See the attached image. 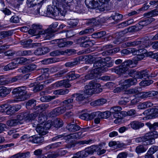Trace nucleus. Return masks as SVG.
<instances>
[{
	"label": "nucleus",
	"mask_w": 158,
	"mask_h": 158,
	"mask_svg": "<svg viewBox=\"0 0 158 158\" xmlns=\"http://www.w3.org/2000/svg\"><path fill=\"white\" fill-rule=\"evenodd\" d=\"M73 1V0H64L65 3L62 6L64 9L63 11L54 6L48 7L47 9L48 14H49V16L52 18L59 15L64 16L66 12V10L69 9L71 5V3Z\"/></svg>",
	"instance_id": "obj_1"
},
{
	"label": "nucleus",
	"mask_w": 158,
	"mask_h": 158,
	"mask_svg": "<svg viewBox=\"0 0 158 158\" xmlns=\"http://www.w3.org/2000/svg\"><path fill=\"white\" fill-rule=\"evenodd\" d=\"M133 64H136V62L133 59L132 60H126L123 62L121 65L114 68H111L110 70L118 75H123L125 74L128 70V68L127 67H131V66Z\"/></svg>",
	"instance_id": "obj_2"
},
{
	"label": "nucleus",
	"mask_w": 158,
	"mask_h": 158,
	"mask_svg": "<svg viewBox=\"0 0 158 158\" xmlns=\"http://www.w3.org/2000/svg\"><path fill=\"white\" fill-rule=\"evenodd\" d=\"M110 0H85L86 6L90 9L97 8L103 11L107 7V4Z\"/></svg>",
	"instance_id": "obj_3"
},
{
	"label": "nucleus",
	"mask_w": 158,
	"mask_h": 158,
	"mask_svg": "<svg viewBox=\"0 0 158 158\" xmlns=\"http://www.w3.org/2000/svg\"><path fill=\"white\" fill-rule=\"evenodd\" d=\"M100 84L97 83L94 81H90L88 85L85 87L84 92L88 95H92L94 94H98L102 91V89L100 87Z\"/></svg>",
	"instance_id": "obj_4"
},
{
	"label": "nucleus",
	"mask_w": 158,
	"mask_h": 158,
	"mask_svg": "<svg viewBox=\"0 0 158 158\" xmlns=\"http://www.w3.org/2000/svg\"><path fill=\"white\" fill-rule=\"evenodd\" d=\"M97 148L95 145H92L86 148L84 150L79 151L74 154L71 158H83L87 157L89 155H92L96 151Z\"/></svg>",
	"instance_id": "obj_5"
},
{
	"label": "nucleus",
	"mask_w": 158,
	"mask_h": 158,
	"mask_svg": "<svg viewBox=\"0 0 158 158\" xmlns=\"http://www.w3.org/2000/svg\"><path fill=\"white\" fill-rule=\"evenodd\" d=\"M26 86L18 87L14 89L12 92L13 95L17 96L16 100L18 101H23L26 100L25 95L27 91L25 89Z\"/></svg>",
	"instance_id": "obj_6"
},
{
	"label": "nucleus",
	"mask_w": 158,
	"mask_h": 158,
	"mask_svg": "<svg viewBox=\"0 0 158 158\" xmlns=\"http://www.w3.org/2000/svg\"><path fill=\"white\" fill-rule=\"evenodd\" d=\"M97 60H95L93 64V69L98 72L99 74L100 73L106 72L108 70L106 67H105L103 61L101 60V57L98 58Z\"/></svg>",
	"instance_id": "obj_7"
},
{
	"label": "nucleus",
	"mask_w": 158,
	"mask_h": 158,
	"mask_svg": "<svg viewBox=\"0 0 158 158\" xmlns=\"http://www.w3.org/2000/svg\"><path fill=\"white\" fill-rule=\"evenodd\" d=\"M145 145H149L154 144L155 142V139L158 138V135L154 134L152 132H148L144 136Z\"/></svg>",
	"instance_id": "obj_8"
},
{
	"label": "nucleus",
	"mask_w": 158,
	"mask_h": 158,
	"mask_svg": "<svg viewBox=\"0 0 158 158\" xmlns=\"http://www.w3.org/2000/svg\"><path fill=\"white\" fill-rule=\"evenodd\" d=\"M66 128L70 132H74L79 130L81 129H82L81 131H86L89 129V127L83 128H81L80 126L75 123L72 124L70 123L67 124L66 126Z\"/></svg>",
	"instance_id": "obj_9"
},
{
	"label": "nucleus",
	"mask_w": 158,
	"mask_h": 158,
	"mask_svg": "<svg viewBox=\"0 0 158 158\" xmlns=\"http://www.w3.org/2000/svg\"><path fill=\"white\" fill-rule=\"evenodd\" d=\"M57 46L59 48H62L69 46L73 44L72 41H68L65 38L60 39L56 40Z\"/></svg>",
	"instance_id": "obj_10"
},
{
	"label": "nucleus",
	"mask_w": 158,
	"mask_h": 158,
	"mask_svg": "<svg viewBox=\"0 0 158 158\" xmlns=\"http://www.w3.org/2000/svg\"><path fill=\"white\" fill-rule=\"evenodd\" d=\"M37 66L35 64H30L26 66L21 67L19 69V72H21L23 73H25L35 70Z\"/></svg>",
	"instance_id": "obj_11"
},
{
	"label": "nucleus",
	"mask_w": 158,
	"mask_h": 158,
	"mask_svg": "<svg viewBox=\"0 0 158 158\" xmlns=\"http://www.w3.org/2000/svg\"><path fill=\"white\" fill-rule=\"evenodd\" d=\"M145 125L149 128L151 131L150 132H152L154 134L158 135V132L156 131L158 127V122L154 123L153 124L148 122L146 123Z\"/></svg>",
	"instance_id": "obj_12"
},
{
	"label": "nucleus",
	"mask_w": 158,
	"mask_h": 158,
	"mask_svg": "<svg viewBox=\"0 0 158 158\" xmlns=\"http://www.w3.org/2000/svg\"><path fill=\"white\" fill-rule=\"evenodd\" d=\"M129 125L134 130H137L143 127L144 125V123L140 121H135L131 122Z\"/></svg>",
	"instance_id": "obj_13"
},
{
	"label": "nucleus",
	"mask_w": 158,
	"mask_h": 158,
	"mask_svg": "<svg viewBox=\"0 0 158 158\" xmlns=\"http://www.w3.org/2000/svg\"><path fill=\"white\" fill-rule=\"evenodd\" d=\"M96 116L95 112L92 113L90 114L88 113H83L79 116L80 118L83 120L86 121L91 120L94 118V117Z\"/></svg>",
	"instance_id": "obj_14"
},
{
	"label": "nucleus",
	"mask_w": 158,
	"mask_h": 158,
	"mask_svg": "<svg viewBox=\"0 0 158 158\" xmlns=\"http://www.w3.org/2000/svg\"><path fill=\"white\" fill-rule=\"evenodd\" d=\"M142 90L141 87L137 86L126 90L125 93L128 94H137L140 93Z\"/></svg>",
	"instance_id": "obj_15"
},
{
	"label": "nucleus",
	"mask_w": 158,
	"mask_h": 158,
	"mask_svg": "<svg viewBox=\"0 0 158 158\" xmlns=\"http://www.w3.org/2000/svg\"><path fill=\"white\" fill-rule=\"evenodd\" d=\"M135 77L137 79H146L147 78H149V73L147 69L143 70L140 71H138Z\"/></svg>",
	"instance_id": "obj_16"
},
{
	"label": "nucleus",
	"mask_w": 158,
	"mask_h": 158,
	"mask_svg": "<svg viewBox=\"0 0 158 158\" xmlns=\"http://www.w3.org/2000/svg\"><path fill=\"white\" fill-rule=\"evenodd\" d=\"M99 75L98 72L95 71V69H93L90 73L85 76V77L86 80L92 79L98 77Z\"/></svg>",
	"instance_id": "obj_17"
},
{
	"label": "nucleus",
	"mask_w": 158,
	"mask_h": 158,
	"mask_svg": "<svg viewBox=\"0 0 158 158\" xmlns=\"http://www.w3.org/2000/svg\"><path fill=\"white\" fill-rule=\"evenodd\" d=\"M69 80L68 79L67 80H63L58 81L54 84L55 86L56 87L62 86L65 88H69L71 85L69 83Z\"/></svg>",
	"instance_id": "obj_18"
},
{
	"label": "nucleus",
	"mask_w": 158,
	"mask_h": 158,
	"mask_svg": "<svg viewBox=\"0 0 158 158\" xmlns=\"http://www.w3.org/2000/svg\"><path fill=\"white\" fill-rule=\"evenodd\" d=\"M29 140L35 143H39L43 142L44 139L42 136L34 135L30 138Z\"/></svg>",
	"instance_id": "obj_19"
},
{
	"label": "nucleus",
	"mask_w": 158,
	"mask_h": 158,
	"mask_svg": "<svg viewBox=\"0 0 158 158\" xmlns=\"http://www.w3.org/2000/svg\"><path fill=\"white\" fill-rule=\"evenodd\" d=\"M137 78L134 77L125 80L123 82V85L129 87L131 85H135L137 83Z\"/></svg>",
	"instance_id": "obj_20"
},
{
	"label": "nucleus",
	"mask_w": 158,
	"mask_h": 158,
	"mask_svg": "<svg viewBox=\"0 0 158 158\" xmlns=\"http://www.w3.org/2000/svg\"><path fill=\"white\" fill-rule=\"evenodd\" d=\"M65 111V108L63 106L55 108L51 111V113L54 116L63 114Z\"/></svg>",
	"instance_id": "obj_21"
},
{
	"label": "nucleus",
	"mask_w": 158,
	"mask_h": 158,
	"mask_svg": "<svg viewBox=\"0 0 158 158\" xmlns=\"http://www.w3.org/2000/svg\"><path fill=\"white\" fill-rule=\"evenodd\" d=\"M80 59L76 58L71 61L66 63L64 65L66 67H73L80 63Z\"/></svg>",
	"instance_id": "obj_22"
},
{
	"label": "nucleus",
	"mask_w": 158,
	"mask_h": 158,
	"mask_svg": "<svg viewBox=\"0 0 158 158\" xmlns=\"http://www.w3.org/2000/svg\"><path fill=\"white\" fill-rule=\"evenodd\" d=\"M82 132L80 131L75 133L74 134L68 135L65 137L66 139H79L83 137L82 135Z\"/></svg>",
	"instance_id": "obj_23"
},
{
	"label": "nucleus",
	"mask_w": 158,
	"mask_h": 158,
	"mask_svg": "<svg viewBox=\"0 0 158 158\" xmlns=\"http://www.w3.org/2000/svg\"><path fill=\"white\" fill-rule=\"evenodd\" d=\"M96 116H98L102 118H109L111 115L110 111H106L101 112L98 111L95 112Z\"/></svg>",
	"instance_id": "obj_24"
},
{
	"label": "nucleus",
	"mask_w": 158,
	"mask_h": 158,
	"mask_svg": "<svg viewBox=\"0 0 158 158\" xmlns=\"http://www.w3.org/2000/svg\"><path fill=\"white\" fill-rule=\"evenodd\" d=\"M36 130L39 135H43L46 134L48 132V131L46 130L45 127L44 126H43L42 124L41 125H38L36 128Z\"/></svg>",
	"instance_id": "obj_25"
},
{
	"label": "nucleus",
	"mask_w": 158,
	"mask_h": 158,
	"mask_svg": "<svg viewBox=\"0 0 158 158\" xmlns=\"http://www.w3.org/2000/svg\"><path fill=\"white\" fill-rule=\"evenodd\" d=\"M80 77V75L75 73L74 71H71L67 75L66 77L69 80H75Z\"/></svg>",
	"instance_id": "obj_26"
},
{
	"label": "nucleus",
	"mask_w": 158,
	"mask_h": 158,
	"mask_svg": "<svg viewBox=\"0 0 158 158\" xmlns=\"http://www.w3.org/2000/svg\"><path fill=\"white\" fill-rule=\"evenodd\" d=\"M58 25V22L53 23L52 24L50 25L48 28L45 30V32L46 34H50L55 33L56 31L54 29L56 28Z\"/></svg>",
	"instance_id": "obj_27"
},
{
	"label": "nucleus",
	"mask_w": 158,
	"mask_h": 158,
	"mask_svg": "<svg viewBox=\"0 0 158 158\" xmlns=\"http://www.w3.org/2000/svg\"><path fill=\"white\" fill-rule=\"evenodd\" d=\"M11 91L10 89H8L6 87H2L0 89V96L4 97L9 94Z\"/></svg>",
	"instance_id": "obj_28"
},
{
	"label": "nucleus",
	"mask_w": 158,
	"mask_h": 158,
	"mask_svg": "<svg viewBox=\"0 0 158 158\" xmlns=\"http://www.w3.org/2000/svg\"><path fill=\"white\" fill-rule=\"evenodd\" d=\"M63 125L62 120L59 118H55L52 122V125L56 128L62 127Z\"/></svg>",
	"instance_id": "obj_29"
},
{
	"label": "nucleus",
	"mask_w": 158,
	"mask_h": 158,
	"mask_svg": "<svg viewBox=\"0 0 158 158\" xmlns=\"http://www.w3.org/2000/svg\"><path fill=\"white\" fill-rule=\"evenodd\" d=\"M49 105L48 103H43L36 106L35 109L37 110L39 112H41L47 109L49 107Z\"/></svg>",
	"instance_id": "obj_30"
},
{
	"label": "nucleus",
	"mask_w": 158,
	"mask_h": 158,
	"mask_svg": "<svg viewBox=\"0 0 158 158\" xmlns=\"http://www.w3.org/2000/svg\"><path fill=\"white\" fill-rule=\"evenodd\" d=\"M85 94L84 92L83 94L76 93L72 95L73 97H76V100L78 102L83 101L85 98Z\"/></svg>",
	"instance_id": "obj_31"
},
{
	"label": "nucleus",
	"mask_w": 158,
	"mask_h": 158,
	"mask_svg": "<svg viewBox=\"0 0 158 158\" xmlns=\"http://www.w3.org/2000/svg\"><path fill=\"white\" fill-rule=\"evenodd\" d=\"M32 28L34 29L35 30L37 31V32L38 34L40 35H42L46 34L45 32V30L44 31H40L39 30L41 29L42 26L40 25H37L34 24L32 26Z\"/></svg>",
	"instance_id": "obj_32"
},
{
	"label": "nucleus",
	"mask_w": 158,
	"mask_h": 158,
	"mask_svg": "<svg viewBox=\"0 0 158 158\" xmlns=\"http://www.w3.org/2000/svg\"><path fill=\"white\" fill-rule=\"evenodd\" d=\"M14 31L13 30L9 31H4L0 32V35L2 38H5L6 37L11 36L13 33Z\"/></svg>",
	"instance_id": "obj_33"
},
{
	"label": "nucleus",
	"mask_w": 158,
	"mask_h": 158,
	"mask_svg": "<svg viewBox=\"0 0 158 158\" xmlns=\"http://www.w3.org/2000/svg\"><path fill=\"white\" fill-rule=\"evenodd\" d=\"M24 78H24L22 75H17L9 78V82L10 83H13L23 80Z\"/></svg>",
	"instance_id": "obj_34"
},
{
	"label": "nucleus",
	"mask_w": 158,
	"mask_h": 158,
	"mask_svg": "<svg viewBox=\"0 0 158 158\" xmlns=\"http://www.w3.org/2000/svg\"><path fill=\"white\" fill-rule=\"evenodd\" d=\"M28 114L26 112H23L19 113L17 116L16 120H18L19 123V121H21L23 119L26 121V118L28 116Z\"/></svg>",
	"instance_id": "obj_35"
},
{
	"label": "nucleus",
	"mask_w": 158,
	"mask_h": 158,
	"mask_svg": "<svg viewBox=\"0 0 158 158\" xmlns=\"http://www.w3.org/2000/svg\"><path fill=\"white\" fill-rule=\"evenodd\" d=\"M16 63L12 62L5 66L4 67L3 70L5 71H7L15 69L16 68Z\"/></svg>",
	"instance_id": "obj_36"
},
{
	"label": "nucleus",
	"mask_w": 158,
	"mask_h": 158,
	"mask_svg": "<svg viewBox=\"0 0 158 158\" xmlns=\"http://www.w3.org/2000/svg\"><path fill=\"white\" fill-rule=\"evenodd\" d=\"M68 70L66 69H64L61 70L56 74H54L53 76L54 78H58L63 77L64 74L67 72Z\"/></svg>",
	"instance_id": "obj_37"
},
{
	"label": "nucleus",
	"mask_w": 158,
	"mask_h": 158,
	"mask_svg": "<svg viewBox=\"0 0 158 158\" xmlns=\"http://www.w3.org/2000/svg\"><path fill=\"white\" fill-rule=\"evenodd\" d=\"M107 100L103 98H101L95 101L92 103H93L95 106H99L104 104L106 102Z\"/></svg>",
	"instance_id": "obj_38"
},
{
	"label": "nucleus",
	"mask_w": 158,
	"mask_h": 158,
	"mask_svg": "<svg viewBox=\"0 0 158 158\" xmlns=\"http://www.w3.org/2000/svg\"><path fill=\"white\" fill-rule=\"evenodd\" d=\"M36 102V100L34 99L29 100L26 104L27 108L28 109H31L35 106Z\"/></svg>",
	"instance_id": "obj_39"
},
{
	"label": "nucleus",
	"mask_w": 158,
	"mask_h": 158,
	"mask_svg": "<svg viewBox=\"0 0 158 158\" xmlns=\"http://www.w3.org/2000/svg\"><path fill=\"white\" fill-rule=\"evenodd\" d=\"M152 20H142L139 22L137 24L140 30H141L143 26H146L152 23Z\"/></svg>",
	"instance_id": "obj_40"
},
{
	"label": "nucleus",
	"mask_w": 158,
	"mask_h": 158,
	"mask_svg": "<svg viewBox=\"0 0 158 158\" xmlns=\"http://www.w3.org/2000/svg\"><path fill=\"white\" fill-rule=\"evenodd\" d=\"M139 30H140V28H139V27H138L137 24L135 25L129 27L127 29L125 30V31H123V32H124L125 31H126V33L127 32H134L137 31Z\"/></svg>",
	"instance_id": "obj_41"
},
{
	"label": "nucleus",
	"mask_w": 158,
	"mask_h": 158,
	"mask_svg": "<svg viewBox=\"0 0 158 158\" xmlns=\"http://www.w3.org/2000/svg\"><path fill=\"white\" fill-rule=\"evenodd\" d=\"M69 92V90L68 89H61L55 90L54 94H55L64 95L68 94Z\"/></svg>",
	"instance_id": "obj_42"
},
{
	"label": "nucleus",
	"mask_w": 158,
	"mask_h": 158,
	"mask_svg": "<svg viewBox=\"0 0 158 158\" xmlns=\"http://www.w3.org/2000/svg\"><path fill=\"white\" fill-rule=\"evenodd\" d=\"M55 98V96H51L49 95H44L41 97L40 100L42 102H48L51 101L52 100L54 99Z\"/></svg>",
	"instance_id": "obj_43"
},
{
	"label": "nucleus",
	"mask_w": 158,
	"mask_h": 158,
	"mask_svg": "<svg viewBox=\"0 0 158 158\" xmlns=\"http://www.w3.org/2000/svg\"><path fill=\"white\" fill-rule=\"evenodd\" d=\"M99 20H88L86 22V25L87 26L93 27L94 26H98L99 25L100 22Z\"/></svg>",
	"instance_id": "obj_44"
},
{
	"label": "nucleus",
	"mask_w": 158,
	"mask_h": 158,
	"mask_svg": "<svg viewBox=\"0 0 158 158\" xmlns=\"http://www.w3.org/2000/svg\"><path fill=\"white\" fill-rule=\"evenodd\" d=\"M123 15L118 13H115L109 18L110 20H120L122 19Z\"/></svg>",
	"instance_id": "obj_45"
},
{
	"label": "nucleus",
	"mask_w": 158,
	"mask_h": 158,
	"mask_svg": "<svg viewBox=\"0 0 158 158\" xmlns=\"http://www.w3.org/2000/svg\"><path fill=\"white\" fill-rule=\"evenodd\" d=\"M158 15V11L153 10L148 13L145 14L144 16L147 18H150L155 16Z\"/></svg>",
	"instance_id": "obj_46"
},
{
	"label": "nucleus",
	"mask_w": 158,
	"mask_h": 158,
	"mask_svg": "<svg viewBox=\"0 0 158 158\" xmlns=\"http://www.w3.org/2000/svg\"><path fill=\"white\" fill-rule=\"evenodd\" d=\"M60 33L63 34V35L64 36H63L62 37L64 38L65 37L70 38L74 35L72 31L70 30L64 31H63L61 32Z\"/></svg>",
	"instance_id": "obj_47"
},
{
	"label": "nucleus",
	"mask_w": 158,
	"mask_h": 158,
	"mask_svg": "<svg viewBox=\"0 0 158 158\" xmlns=\"http://www.w3.org/2000/svg\"><path fill=\"white\" fill-rule=\"evenodd\" d=\"M151 113L150 116L152 118H154L158 117V109L157 108H152L150 110Z\"/></svg>",
	"instance_id": "obj_48"
},
{
	"label": "nucleus",
	"mask_w": 158,
	"mask_h": 158,
	"mask_svg": "<svg viewBox=\"0 0 158 158\" xmlns=\"http://www.w3.org/2000/svg\"><path fill=\"white\" fill-rule=\"evenodd\" d=\"M19 123V121L16 119H12L7 121L6 124L12 127L17 125Z\"/></svg>",
	"instance_id": "obj_49"
},
{
	"label": "nucleus",
	"mask_w": 158,
	"mask_h": 158,
	"mask_svg": "<svg viewBox=\"0 0 158 158\" xmlns=\"http://www.w3.org/2000/svg\"><path fill=\"white\" fill-rule=\"evenodd\" d=\"M106 33V32L105 31H101L94 33L92 35L93 37L94 38H100L105 35Z\"/></svg>",
	"instance_id": "obj_50"
},
{
	"label": "nucleus",
	"mask_w": 158,
	"mask_h": 158,
	"mask_svg": "<svg viewBox=\"0 0 158 158\" xmlns=\"http://www.w3.org/2000/svg\"><path fill=\"white\" fill-rule=\"evenodd\" d=\"M94 31V29L92 28H86L84 30L80 31L79 33V34L80 35H82L89 34L93 32Z\"/></svg>",
	"instance_id": "obj_51"
},
{
	"label": "nucleus",
	"mask_w": 158,
	"mask_h": 158,
	"mask_svg": "<svg viewBox=\"0 0 158 158\" xmlns=\"http://www.w3.org/2000/svg\"><path fill=\"white\" fill-rule=\"evenodd\" d=\"M122 108L119 106H115L111 108L110 111L111 113H120Z\"/></svg>",
	"instance_id": "obj_52"
},
{
	"label": "nucleus",
	"mask_w": 158,
	"mask_h": 158,
	"mask_svg": "<svg viewBox=\"0 0 158 158\" xmlns=\"http://www.w3.org/2000/svg\"><path fill=\"white\" fill-rule=\"evenodd\" d=\"M127 71V72L128 75L130 76L136 78L135 77V76H136V74L137 75L138 71H137L135 69H128Z\"/></svg>",
	"instance_id": "obj_53"
},
{
	"label": "nucleus",
	"mask_w": 158,
	"mask_h": 158,
	"mask_svg": "<svg viewBox=\"0 0 158 158\" xmlns=\"http://www.w3.org/2000/svg\"><path fill=\"white\" fill-rule=\"evenodd\" d=\"M28 114V116L26 118V121H28L34 119L37 116V114L36 113H32L29 114L28 112H26Z\"/></svg>",
	"instance_id": "obj_54"
},
{
	"label": "nucleus",
	"mask_w": 158,
	"mask_h": 158,
	"mask_svg": "<svg viewBox=\"0 0 158 158\" xmlns=\"http://www.w3.org/2000/svg\"><path fill=\"white\" fill-rule=\"evenodd\" d=\"M28 114V116L26 118V121H28L34 119L37 116V114L36 113H32L29 114L28 112H26Z\"/></svg>",
	"instance_id": "obj_55"
},
{
	"label": "nucleus",
	"mask_w": 158,
	"mask_h": 158,
	"mask_svg": "<svg viewBox=\"0 0 158 158\" xmlns=\"http://www.w3.org/2000/svg\"><path fill=\"white\" fill-rule=\"evenodd\" d=\"M93 141V140H92L89 139L87 140H85L77 141L76 142V143L77 144L78 146H81L85 144H89V143H91Z\"/></svg>",
	"instance_id": "obj_56"
},
{
	"label": "nucleus",
	"mask_w": 158,
	"mask_h": 158,
	"mask_svg": "<svg viewBox=\"0 0 158 158\" xmlns=\"http://www.w3.org/2000/svg\"><path fill=\"white\" fill-rule=\"evenodd\" d=\"M147 150L143 145H139L137 146L135 149V151L137 153H140L145 152Z\"/></svg>",
	"instance_id": "obj_57"
},
{
	"label": "nucleus",
	"mask_w": 158,
	"mask_h": 158,
	"mask_svg": "<svg viewBox=\"0 0 158 158\" xmlns=\"http://www.w3.org/2000/svg\"><path fill=\"white\" fill-rule=\"evenodd\" d=\"M47 120V118L46 116L43 114H40L38 117V121L39 123L42 124L45 122Z\"/></svg>",
	"instance_id": "obj_58"
},
{
	"label": "nucleus",
	"mask_w": 158,
	"mask_h": 158,
	"mask_svg": "<svg viewBox=\"0 0 158 158\" xmlns=\"http://www.w3.org/2000/svg\"><path fill=\"white\" fill-rule=\"evenodd\" d=\"M18 53L20 56H27L31 55V52L30 50H21L18 51Z\"/></svg>",
	"instance_id": "obj_59"
},
{
	"label": "nucleus",
	"mask_w": 158,
	"mask_h": 158,
	"mask_svg": "<svg viewBox=\"0 0 158 158\" xmlns=\"http://www.w3.org/2000/svg\"><path fill=\"white\" fill-rule=\"evenodd\" d=\"M131 20H127L122 23H120L118 24V26L119 28H123L124 27H126L127 26L131 24L132 23H133V22L130 21Z\"/></svg>",
	"instance_id": "obj_60"
},
{
	"label": "nucleus",
	"mask_w": 158,
	"mask_h": 158,
	"mask_svg": "<svg viewBox=\"0 0 158 158\" xmlns=\"http://www.w3.org/2000/svg\"><path fill=\"white\" fill-rule=\"evenodd\" d=\"M10 106L8 104H4L0 106V111L2 113H6V110Z\"/></svg>",
	"instance_id": "obj_61"
},
{
	"label": "nucleus",
	"mask_w": 158,
	"mask_h": 158,
	"mask_svg": "<svg viewBox=\"0 0 158 158\" xmlns=\"http://www.w3.org/2000/svg\"><path fill=\"white\" fill-rule=\"evenodd\" d=\"M44 88L43 84H38L33 88V91L36 92L42 90Z\"/></svg>",
	"instance_id": "obj_62"
},
{
	"label": "nucleus",
	"mask_w": 158,
	"mask_h": 158,
	"mask_svg": "<svg viewBox=\"0 0 158 158\" xmlns=\"http://www.w3.org/2000/svg\"><path fill=\"white\" fill-rule=\"evenodd\" d=\"M148 153H154L155 152H158V146H153L149 148L148 150Z\"/></svg>",
	"instance_id": "obj_63"
},
{
	"label": "nucleus",
	"mask_w": 158,
	"mask_h": 158,
	"mask_svg": "<svg viewBox=\"0 0 158 158\" xmlns=\"http://www.w3.org/2000/svg\"><path fill=\"white\" fill-rule=\"evenodd\" d=\"M148 55L149 56H150L152 58L156 59L158 61V52L154 53L152 52H150L148 53Z\"/></svg>",
	"instance_id": "obj_64"
}]
</instances>
